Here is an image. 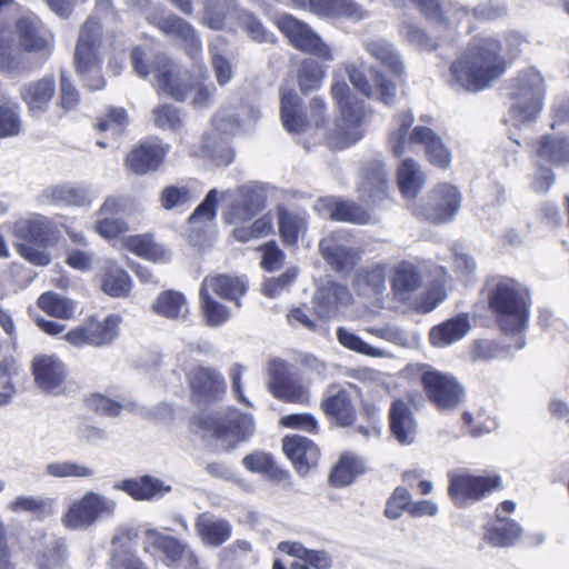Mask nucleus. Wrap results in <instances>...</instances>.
<instances>
[{"mask_svg":"<svg viewBox=\"0 0 569 569\" xmlns=\"http://www.w3.org/2000/svg\"><path fill=\"white\" fill-rule=\"evenodd\" d=\"M501 51L497 38H473L467 51L451 64V86L471 92L490 87L508 68Z\"/></svg>","mask_w":569,"mask_h":569,"instance_id":"1","label":"nucleus"},{"mask_svg":"<svg viewBox=\"0 0 569 569\" xmlns=\"http://www.w3.org/2000/svg\"><path fill=\"white\" fill-rule=\"evenodd\" d=\"M130 59L138 76L147 78L150 73H154L158 89L174 100L184 101L189 92L194 91L191 103L196 108L209 107L213 101L214 86H192L187 76L181 73L179 67L166 53L136 47L131 51Z\"/></svg>","mask_w":569,"mask_h":569,"instance_id":"2","label":"nucleus"},{"mask_svg":"<svg viewBox=\"0 0 569 569\" xmlns=\"http://www.w3.org/2000/svg\"><path fill=\"white\" fill-rule=\"evenodd\" d=\"M14 34L18 46L8 44L0 39L1 70H17L22 63L21 51L48 52L51 50L53 36L33 14L22 16L16 21Z\"/></svg>","mask_w":569,"mask_h":569,"instance_id":"3","label":"nucleus"},{"mask_svg":"<svg viewBox=\"0 0 569 569\" xmlns=\"http://www.w3.org/2000/svg\"><path fill=\"white\" fill-rule=\"evenodd\" d=\"M102 27L93 18H88L81 26L73 53L77 74L89 90H100L106 81L101 74Z\"/></svg>","mask_w":569,"mask_h":569,"instance_id":"4","label":"nucleus"},{"mask_svg":"<svg viewBox=\"0 0 569 569\" xmlns=\"http://www.w3.org/2000/svg\"><path fill=\"white\" fill-rule=\"evenodd\" d=\"M546 86L542 74L535 68L517 73L511 83L510 118L519 127L536 121L545 99Z\"/></svg>","mask_w":569,"mask_h":569,"instance_id":"5","label":"nucleus"},{"mask_svg":"<svg viewBox=\"0 0 569 569\" xmlns=\"http://www.w3.org/2000/svg\"><path fill=\"white\" fill-rule=\"evenodd\" d=\"M490 308L497 313L505 332H521L528 321L526 291L512 279L497 280L489 291Z\"/></svg>","mask_w":569,"mask_h":569,"instance_id":"6","label":"nucleus"},{"mask_svg":"<svg viewBox=\"0 0 569 569\" xmlns=\"http://www.w3.org/2000/svg\"><path fill=\"white\" fill-rule=\"evenodd\" d=\"M12 234L19 241L18 253L34 266H47L51 261L50 254L44 250L53 243L52 222L42 214L17 220L12 227Z\"/></svg>","mask_w":569,"mask_h":569,"instance_id":"7","label":"nucleus"},{"mask_svg":"<svg viewBox=\"0 0 569 569\" xmlns=\"http://www.w3.org/2000/svg\"><path fill=\"white\" fill-rule=\"evenodd\" d=\"M398 129L391 132L389 143L392 152L400 156L405 152L408 144H423L429 161L440 168H446L450 163V153L443 146L441 139L435 132L426 127H416L410 136L408 130L413 123V116L410 112L401 113L397 117Z\"/></svg>","mask_w":569,"mask_h":569,"instance_id":"8","label":"nucleus"},{"mask_svg":"<svg viewBox=\"0 0 569 569\" xmlns=\"http://www.w3.org/2000/svg\"><path fill=\"white\" fill-rule=\"evenodd\" d=\"M116 510L117 502L113 499L88 491L69 506L61 521L70 530H88L99 520L112 518Z\"/></svg>","mask_w":569,"mask_h":569,"instance_id":"9","label":"nucleus"},{"mask_svg":"<svg viewBox=\"0 0 569 569\" xmlns=\"http://www.w3.org/2000/svg\"><path fill=\"white\" fill-rule=\"evenodd\" d=\"M142 547L146 553L153 557L161 555L167 567L198 569L199 560L194 551L187 542L173 536L148 528L143 532Z\"/></svg>","mask_w":569,"mask_h":569,"instance_id":"10","label":"nucleus"},{"mask_svg":"<svg viewBox=\"0 0 569 569\" xmlns=\"http://www.w3.org/2000/svg\"><path fill=\"white\" fill-rule=\"evenodd\" d=\"M243 121L234 109H223L213 117L212 133L203 138V152L217 166H227L232 161L233 153L227 139L240 130Z\"/></svg>","mask_w":569,"mask_h":569,"instance_id":"11","label":"nucleus"},{"mask_svg":"<svg viewBox=\"0 0 569 569\" xmlns=\"http://www.w3.org/2000/svg\"><path fill=\"white\" fill-rule=\"evenodd\" d=\"M421 382L428 399L438 410H453L465 398V389L453 376L437 370H426L421 375Z\"/></svg>","mask_w":569,"mask_h":569,"instance_id":"12","label":"nucleus"},{"mask_svg":"<svg viewBox=\"0 0 569 569\" xmlns=\"http://www.w3.org/2000/svg\"><path fill=\"white\" fill-rule=\"evenodd\" d=\"M500 486L499 477L476 476L467 472H450L448 493L458 507L482 499Z\"/></svg>","mask_w":569,"mask_h":569,"instance_id":"13","label":"nucleus"},{"mask_svg":"<svg viewBox=\"0 0 569 569\" xmlns=\"http://www.w3.org/2000/svg\"><path fill=\"white\" fill-rule=\"evenodd\" d=\"M278 28L289 39L290 43L303 52L317 56L327 61L333 60L330 47L316 34L307 23L289 14L280 16Z\"/></svg>","mask_w":569,"mask_h":569,"instance_id":"14","label":"nucleus"},{"mask_svg":"<svg viewBox=\"0 0 569 569\" xmlns=\"http://www.w3.org/2000/svg\"><path fill=\"white\" fill-rule=\"evenodd\" d=\"M119 318L114 315L102 320L91 318L66 335V340L77 348L84 346L102 347L111 343L118 336Z\"/></svg>","mask_w":569,"mask_h":569,"instance_id":"15","label":"nucleus"},{"mask_svg":"<svg viewBox=\"0 0 569 569\" xmlns=\"http://www.w3.org/2000/svg\"><path fill=\"white\" fill-rule=\"evenodd\" d=\"M319 251L323 260L340 273H349L360 260L359 251L350 246L346 231L329 232L320 240Z\"/></svg>","mask_w":569,"mask_h":569,"instance_id":"16","label":"nucleus"},{"mask_svg":"<svg viewBox=\"0 0 569 569\" xmlns=\"http://www.w3.org/2000/svg\"><path fill=\"white\" fill-rule=\"evenodd\" d=\"M269 390L278 399L287 402L307 403L308 388L289 371L286 361L273 359L269 362Z\"/></svg>","mask_w":569,"mask_h":569,"instance_id":"17","label":"nucleus"},{"mask_svg":"<svg viewBox=\"0 0 569 569\" xmlns=\"http://www.w3.org/2000/svg\"><path fill=\"white\" fill-rule=\"evenodd\" d=\"M148 20L164 34L179 39L191 59L197 60L201 57L202 42L196 29L184 19L173 13H168L148 16Z\"/></svg>","mask_w":569,"mask_h":569,"instance_id":"18","label":"nucleus"},{"mask_svg":"<svg viewBox=\"0 0 569 569\" xmlns=\"http://www.w3.org/2000/svg\"><path fill=\"white\" fill-rule=\"evenodd\" d=\"M460 203L459 190L455 186L440 183L432 190L420 214L433 223H445L458 213Z\"/></svg>","mask_w":569,"mask_h":569,"instance_id":"19","label":"nucleus"},{"mask_svg":"<svg viewBox=\"0 0 569 569\" xmlns=\"http://www.w3.org/2000/svg\"><path fill=\"white\" fill-rule=\"evenodd\" d=\"M347 73L353 87L366 97L380 100L385 104L393 103L397 94L396 84L389 81L381 72L370 70L369 80L360 69L353 64H349L347 67Z\"/></svg>","mask_w":569,"mask_h":569,"instance_id":"20","label":"nucleus"},{"mask_svg":"<svg viewBox=\"0 0 569 569\" xmlns=\"http://www.w3.org/2000/svg\"><path fill=\"white\" fill-rule=\"evenodd\" d=\"M351 302L352 295L349 289L345 284L331 280L323 282L313 296L317 315L327 320L336 317L341 308L348 307Z\"/></svg>","mask_w":569,"mask_h":569,"instance_id":"21","label":"nucleus"},{"mask_svg":"<svg viewBox=\"0 0 569 569\" xmlns=\"http://www.w3.org/2000/svg\"><path fill=\"white\" fill-rule=\"evenodd\" d=\"M212 429L218 440L227 443L228 447H233L252 436L253 420L249 415L230 410L223 419L213 422Z\"/></svg>","mask_w":569,"mask_h":569,"instance_id":"22","label":"nucleus"},{"mask_svg":"<svg viewBox=\"0 0 569 569\" xmlns=\"http://www.w3.org/2000/svg\"><path fill=\"white\" fill-rule=\"evenodd\" d=\"M56 93V80L51 74L26 82L20 88V98L33 117L43 114Z\"/></svg>","mask_w":569,"mask_h":569,"instance_id":"23","label":"nucleus"},{"mask_svg":"<svg viewBox=\"0 0 569 569\" xmlns=\"http://www.w3.org/2000/svg\"><path fill=\"white\" fill-rule=\"evenodd\" d=\"M282 449L300 475H306L311 467L318 463L319 449L306 437L299 435L284 437Z\"/></svg>","mask_w":569,"mask_h":569,"instance_id":"24","label":"nucleus"},{"mask_svg":"<svg viewBox=\"0 0 569 569\" xmlns=\"http://www.w3.org/2000/svg\"><path fill=\"white\" fill-rule=\"evenodd\" d=\"M91 191L88 186L64 183L50 186L37 197L39 204L83 206L90 202Z\"/></svg>","mask_w":569,"mask_h":569,"instance_id":"25","label":"nucleus"},{"mask_svg":"<svg viewBox=\"0 0 569 569\" xmlns=\"http://www.w3.org/2000/svg\"><path fill=\"white\" fill-rule=\"evenodd\" d=\"M194 530L204 546L213 548L222 546L232 535L231 523L227 519L210 512L198 515L194 521Z\"/></svg>","mask_w":569,"mask_h":569,"instance_id":"26","label":"nucleus"},{"mask_svg":"<svg viewBox=\"0 0 569 569\" xmlns=\"http://www.w3.org/2000/svg\"><path fill=\"white\" fill-rule=\"evenodd\" d=\"M325 413L341 427L352 425L356 419L355 408L347 390L330 386L321 402Z\"/></svg>","mask_w":569,"mask_h":569,"instance_id":"27","label":"nucleus"},{"mask_svg":"<svg viewBox=\"0 0 569 569\" xmlns=\"http://www.w3.org/2000/svg\"><path fill=\"white\" fill-rule=\"evenodd\" d=\"M32 372L37 386L43 391L58 389L66 378L63 363L52 355L34 357L32 360Z\"/></svg>","mask_w":569,"mask_h":569,"instance_id":"28","label":"nucleus"},{"mask_svg":"<svg viewBox=\"0 0 569 569\" xmlns=\"http://www.w3.org/2000/svg\"><path fill=\"white\" fill-rule=\"evenodd\" d=\"M117 490L124 491L134 500H151L171 491V487L159 478L142 476L136 479H124L113 485Z\"/></svg>","mask_w":569,"mask_h":569,"instance_id":"29","label":"nucleus"},{"mask_svg":"<svg viewBox=\"0 0 569 569\" xmlns=\"http://www.w3.org/2000/svg\"><path fill=\"white\" fill-rule=\"evenodd\" d=\"M536 157L540 162L569 168V136L553 133L540 137Z\"/></svg>","mask_w":569,"mask_h":569,"instance_id":"30","label":"nucleus"},{"mask_svg":"<svg viewBox=\"0 0 569 569\" xmlns=\"http://www.w3.org/2000/svg\"><path fill=\"white\" fill-rule=\"evenodd\" d=\"M241 201L236 206L230 214L229 222L250 220L261 211L267 201V190L263 184H247L240 188Z\"/></svg>","mask_w":569,"mask_h":569,"instance_id":"31","label":"nucleus"},{"mask_svg":"<svg viewBox=\"0 0 569 569\" xmlns=\"http://www.w3.org/2000/svg\"><path fill=\"white\" fill-rule=\"evenodd\" d=\"M341 122L338 124L339 130L343 137L341 142L338 143L339 148H346L356 143L361 138V133L356 130L366 118V109L363 101L358 100L356 97L340 108Z\"/></svg>","mask_w":569,"mask_h":569,"instance_id":"32","label":"nucleus"},{"mask_svg":"<svg viewBox=\"0 0 569 569\" xmlns=\"http://www.w3.org/2000/svg\"><path fill=\"white\" fill-rule=\"evenodd\" d=\"M166 150L156 142H141L126 158L127 168L136 174L156 170L163 161Z\"/></svg>","mask_w":569,"mask_h":569,"instance_id":"33","label":"nucleus"},{"mask_svg":"<svg viewBox=\"0 0 569 569\" xmlns=\"http://www.w3.org/2000/svg\"><path fill=\"white\" fill-rule=\"evenodd\" d=\"M390 430L401 445H411L417 433V422L409 406L402 400L392 402L389 410Z\"/></svg>","mask_w":569,"mask_h":569,"instance_id":"34","label":"nucleus"},{"mask_svg":"<svg viewBox=\"0 0 569 569\" xmlns=\"http://www.w3.org/2000/svg\"><path fill=\"white\" fill-rule=\"evenodd\" d=\"M200 288L203 292H213L223 299L233 300L240 307L239 298L246 293L247 282L237 276L219 274L206 277Z\"/></svg>","mask_w":569,"mask_h":569,"instance_id":"35","label":"nucleus"},{"mask_svg":"<svg viewBox=\"0 0 569 569\" xmlns=\"http://www.w3.org/2000/svg\"><path fill=\"white\" fill-rule=\"evenodd\" d=\"M280 114L283 127L292 133H300L307 126L306 114L301 109V99L295 90L281 89Z\"/></svg>","mask_w":569,"mask_h":569,"instance_id":"36","label":"nucleus"},{"mask_svg":"<svg viewBox=\"0 0 569 569\" xmlns=\"http://www.w3.org/2000/svg\"><path fill=\"white\" fill-rule=\"evenodd\" d=\"M470 329L467 315H459L433 327L430 330V341L435 347H446L462 339Z\"/></svg>","mask_w":569,"mask_h":569,"instance_id":"37","label":"nucleus"},{"mask_svg":"<svg viewBox=\"0 0 569 569\" xmlns=\"http://www.w3.org/2000/svg\"><path fill=\"white\" fill-rule=\"evenodd\" d=\"M277 211L281 238L287 244H296L308 229V214L303 211L288 210L282 206H279Z\"/></svg>","mask_w":569,"mask_h":569,"instance_id":"38","label":"nucleus"},{"mask_svg":"<svg viewBox=\"0 0 569 569\" xmlns=\"http://www.w3.org/2000/svg\"><path fill=\"white\" fill-rule=\"evenodd\" d=\"M387 173L381 163H371L363 170V182L359 188L366 201L375 202L387 194Z\"/></svg>","mask_w":569,"mask_h":569,"instance_id":"39","label":"nucleus"},{"mask_svg":"<svg viewBox=\"0 0 569 569\" xmlns=\"http://www.w3.org/2000/svg\"><path fill=\"white\" fill-rule=\"evenodd\" d=\"M44 549L36 555L38 569H57L68 559V547L62 538L44 537Z\"/></svg>","mask_w":569,"mask_h":569,"instance_id":"40","label":"nucleus"},{"mask_svg":"<svg viewBox=\"0 0 569 569\" xmlns=\"http://www.w3.org/2000/svg\"><path fill=\"white\" fill-rule=\"evenodd\" d=\"M365 48L372 58L380 61L382 66L396 76L400 77L403 74L405 67L392 43L385 39H375L366 42Z\"/></svg>","mask_w":569,"mask_h":569,"instance_id":"41","label":"nucleus"},{"mask_svg":"<svg viewBox=\"0 0 569 569\" xmlns=\"http://www.w3.org/2000/svg\"><path fill=\"white\" fill-rule=\"evenodd\" d=\"M201 22L212 30H221L226 19L237 9L236 0H201Z\"/></svg>","mask_w":569,"mask_h":569,"instance_id":"42","label":"nucleus"},{"mask_svg":"<svg viewBox=\"0 0 569 569\" xmlns=\"http://www.w3.org/2000/svg\"><path fill=\"white\" fill-rule=\"evenodd\" d=\"M278 549L281 552L308 562V565L315 569H329L332 565V559L328 552L307 549L302 543L297 541H281Z\"/></svg>","mask_w":569,"mask_h":569,"instance_id":"43","label":"nucleus"},{"mask_svg":"<svg viewBox=\"0 0 569 569\" xmlns=\"http://www.w3.org/2000/svg\"><path fill=\"white\" fill-rule=\"evenodd\" d=\"M131 289V280L127 271L117 263L108 261L102 273V290L116 298L124 297Z\"/></svg>","mask_w":569,"mask_h":569,"instance_id":"44","label":"nucleus"},{"mask_svg":"<svg viewBox=\"0 0 569 569\" xmlns=\"http://www.w3.org/2000/svg\"><path fill=\"white\" fill-rule=\"evenodd\" d=\"M497 518V523L487 530L485 538L495 547L512 546L522 533L521 527L513 520Z\"/></svg>","mask_w":569,"mask_h":569,"instance_id":"45","label":"nucleus"},{"mask_svg":"<svg viewBox=\"0 0 569 569\" xmlns=\"http://www.w3.org/2000/svg\"><path fill=\"white\" fill-rule=\"evenodd\" d=\"M421 283L418 269L409 262L399 263L392 278V290L397 297L405 298L408 293L416 291Z\"/></svg>","mask_w":569,"mask_h":569,"instance_id":"46","label":"nucleus"},{"mask_svg":"<svg viewBox=\"0 0 569 569\" xmlns=\"http://www.w3.org/2000/svg\"><path fill=\"white\" fill-rule=\"evenodd\" d=\"M152 309L159 316L168 319L184 318L188 313L184 296L173 290L160 293L152 305Z\"/></svg>","mask_w":569,"mask_h":569,"instance_id":"47","label":"nucleus"},{"mask_svg":"<svg viewBox=\"0 0 569 569\" xmlns=\"http://www.w3.org/2000/svg\"><path fill=\"white\" fill-rule=\"evenodd\" d=\"M362 471L363 466L361 460L353 455L345 453L332 469L329 480L332 486L346 487L352 483L355 478Z\"/></svg>","mask_w":569,"mask_h":569,"instance_id":"48","label":"nucleus"},{"mask_svg":"<svg viewBox=\"0 0 569 569\" xmlns=\"http://www.w3.org/2000/svg\"><path fill=\"white\" fill-rule=\"evenodd\" d=\"M189 382L193 392L209 396L224 386L223 377L214 369L197 367L189 373Z\"/></svg>","mask_w":569,"mask_h":569,"instance_id":"49","label":"nucleus"},{"mask_svg":"<svg viewBox=\"0 0 569 569\" xmlns=\"http://www.w3.org/2000/svg\"><path fill=\"white\" fill-rule=\"evenodd\" d=\"M398 183L406 197H416L423 186V177L416 161L410 158L402 161L398 169Z\"/></svg>","mask_w":569,"mask_h":569,"instance_id":"50","label":"nucleus"},{"mask_svg":"<svg viewBox=\"0 0 569 569\" xmlns=\"http://www.w3.org/2000/svg\"><path fill=\"white\" fill-rule=\"evenodd\" d=\"M242 465L251 472L264 473L277 480H284L289 477L287 471L276 466L272 456L266 452L256 451L247 455L242 459Z\"/></svg>","mask_w":569,"mask_h":569,"instance_id":"51","label":"nucleus"},{"mask_svg":"<svg viewBox=\"0 0 569 569\" xmlns=\"http://www.w3.org/2000/svg\"><path fill=\"white\" fill-rule=\"evenodd\" d=\"M226 42L221 37H217L209 44L211 56V66L214 71L217 82L220 86L227 84L233 77L232 66L224 56Z\"/></svg>","mask_w":569,"mask_h":569,"instance_id":"52","label":"nucleus"},{"mask_svg":"<svg viewBox=\"0 0 569 569\" xmlns=\"http://www.w3.org/2000/svg\"><path fill=\"white\" fill-rule=\"evenodd\" d=\"M356 286L361 295H379L386 289V268L373 266L356 278Z\"/></svg>","mask_w":569,"mask_h":569,"instance_id":"53","label":"nucleus"},{"mask_svg":"<svg viewBox=\"0 0 569 569\" xmlns=\"http://www.w3.org/2000/svg\"><path fill=\"white\" fill-rule=\"evenodd\" d=\"M197 197L198 193L193 192L189 186L172 184L162 189L159 200L162 208L172 210L193 202Z\"/></svg>","mask_w":569,"mask_h":569,"instance_id":"54","label":"nucleus"},{"mask_svg":"<svg viewBox=\"0 0 569 569\" xmlns=\"http://www.w3.org/2000/svg\"><path fill=\"white\" fill-rule=\"evenodd\" d=\"M44 472L53 478H90L94 475L92 468L71 460L50 462Z\"/></svg>","mask_w":569,"mask_h":569,"instance_id":"55","label":"nucleus"},{"mask_svg":"<svg viewBox=\"0 0 569 569\" xmlns=\"http://www.w3.org/2000/svg\"><path fill=\"white\" fill-rule=\"evenodd\" d=\"M336 335L339 343L353 352L361 353L372 358H382L386 356V352L382 349L370 346L369 343L363 341L359 336L351 332L345 327H339L337 329Z\"/></svg>","mask_w":569,"mask_h":569,"instance_id":"56","label":"nucleus"},{"mask_svg":"<svg viewBox=\"0 0 569 569\" xmlns=\"http://www.w3.org/2000/svg\"><path fill=\"white\" fill-rule=\"evenodd\" d=\"M126 246L136 254L152 261L161 260L164 256V249L160 244L153 242L149 234L129 237L126 240Z\"/></svg>","mask_w":569,"mask_h":569,"instance_id":"57","label":"nucleus"},{"mask_svg":"<svg viewBox=\"0 0 569 569\" xmlns=\"http://www.w3.org/2000/svg\"><path fill=\"white\" fill-rule=\"evenodd\" d=\"M38 306L47 313L68 319L72 317L74 312V303L52 292H46L38 299Z\"/></svg>","mask_w":569,"mask_h":569,"instance_id":"58","label":"nucleus"},{"mask_svg":"<svg viewBox=\"0 0 569 569\" xmlns=\"http://www.w3.org/2000/svg\"><path fill=\"white\" fill-rule=\"evenodd\" d=\"M201 308L208 326L217 327L228 320L230 313L226 306L216 301L210 292L200 288Z\"/></svg>","mask_w":569,"mask_h":569,"instance_id":"59","label":"nucleus"},{"mask_svg":"<svg viewBox=\"0 0 569 569\" xmlns=\"http://www.w3.org/2000/svg\"><path fill=\"white\" fill-rule=\"evenodd\" d=\"M325 71L321 66L311 59L305 60L298 72V81L302 92L316 90L320 87Z\"/></svg>","mask_w":569,"mask_h":569,"instance_id":"60","label":"nucleus"},{"mask_svg":"<svg viewBox=\"0 0 569 569\" xmlns=\"http://www.w3.org/2000/svg\"><path fill=\"white\" fill-rule=\"evenodd\" d=\"M239 24L248 37L259 43H273L276 37L253 14L242 12L239 16Z\"/></svg>","mask_w":569,"mask_h":569,"instance_id":"61","label":"nucleus"},{"mask_svg":"<svg viewBox=\"0 0 569 569\" xmlns=\"http://www.w3.org/2000/svg\"><path fill=\"white\" fill-rule=\"evenodd\" d=\"M332 220L366 224L369 222L370 216L360 206L353 202L339 200Z\"/></svg>","mask_w":569,"mask_h":569,"instance_id":"62","label":"nucleus"},{"mask_svg":"<svg viewBox=\"0 0 569 569\" xmlns=\"http://www.w3.org/2000/svg\"><path fill=\"white\" fill-rule=\"evenodd\" d=\"M20 130L19 107L17 104L0 106V138L17 136Z\"/></svg>","mask_w":569,"mask_h":569,"instance_id":"63","label":"nucleus"},{"mask_svg":"<svg viewBox=\"0 0 569 569\" xmlns=\"http://www.w3.org/2000/svg\"><path fill=\"white\" fill-rule=\"evenodd\" d=\"M218 190L211 189L189 217L190 224L212 221L217 214Z\"/></svg>","mask_w":569,"mask_h":569,"instance_id":"64","label":"nucleus"}]
</instances>
